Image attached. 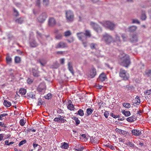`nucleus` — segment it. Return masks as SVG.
Masks as SVG:
<instances>
[{"instance_id":"f257e3e1","label":"nucleus","mask_w":151,"mask_h":151,"mask_svg":"<svg viewBox=\"0 0 151 151\" xmlns=\"http://www.w3.org/2000/svg\"><path fill=\"white\" fill-rule=\"evenodd\" d=\"M77 35L78 39L82 42L84 46L85 47H86L88 45L87 37H90L91 36L90 31L86 30L85 33L83 32L78 33Z\"/></svg>"},{"instance_id":"f03ea898","label":"nucleus","mask_w":151,"mask_h":151,"mask_svg":"<svg viewBox=\"0 0 151 151\" xmlns=\"http://www.w3.org/2000/svg\"><path fill=\"white\" fill-rule=\"evenodd\" d=\"M120 65L126 68H128L131 64L129 57L128 55L123 53L119 60Z\"/></svg>"},{"instance_id":"7ed1b4c3","label":"nucleus","mask_w":151,"mask_h":151,"mask_svg":"<svg viewBox=\"0 0 151 151\" xmlns=\"http://www.w3.org/2000/svg\"><path fill=\"white\" fill-rule=\"evenodd\" d=\"M101 24L105 28L111 30H113L115 28L116 24L109 21H106L101 22Z\"/></svg>"},{"instance_id":"20e7f679","label":"nucleus","mask_w":151,"mask_h":151,"mask_svg":"<svg viewBox=\"0 0 151 151\" xmlns=\"http://www.w3.org/2000/svg\"><path fill=\"white\" fill-rule=\"evenodd\" d=\"M65 14L68 22H72L73 21L74 15L72 12L70 10L66 11Z\"/></svg>"},{"instance_id":"39448f33","label":"nucleus","mask_w":151,"mask_h":151,"mask_svg":"<svg viewBox=\"0 0 151 151\" xmlns=\"http://www.w3.org/2000/svg\"><path fill=\"white\" fill-rule=\"evenodd\" d=\"M119 75L124 80H127L129 78V76L128 74L127 73L126 71L122 68H121L120 70Z\"/></svg>"},{"instance_id":"423d86ee","label":"nucleus","mask_w":151,"mask_h":151,"mask_svg":"<svg viewBox=\"0 0 151 151\" xmlns=\"http://www.w3.org/2000/svg\"><path fill=\"white\" fill-rule=\"evenodd\" d=\"M102 39L106 44H110L113 41L112 37L107 34L103 35Z\"/></svg>"},{"instance_id":"0eeeda50","label":"nucleus","mask_w":151,"mask_h":151,"mask_svg":"<svg viewBox=\"0 0 151 151\" xmlns=\"http://www.w3.org/2000/svg\"><path fill=\"white\" fill-rule=\"evenodd\" d=\"M47 15L46 12L42 13L38 17L37 19L40 22H43L46 20Z\"/></svg>"},{"instance_id":"6e6552de","label":"nucleus","mask_w":151,"mask_h":151,"mask_svg":"<svg viewBox=\"0 0 151 151\" xmlns=\"http://www.w3.org/2000/svg\"><path fill=\"white\" fill-rule=\"evenodd\" d=\"M90 25L93 27L94 29L97 32H100L102 31L101 28L97 24L91 22L90 23Z\"/></svg>"},{"instance_id":"1a4fd4ad","label":"nucleus","mask_w":151,"mask_h":151,"mask_svg":"<svg viewBox=\"0 0 151 151\" xmlns=\"http://www.w3.org/2000/svg\"><path fill=\"white\" fill-rule=\"evenodd\" d=\"M68 47L67 44L64 42H60L57 43L55 45V48L56 49L63 48Z\"/></svg>"},{"instance_id":"9d476101","label":"nucleus","mask_w":151,"mask_h":151,"mask_svg":"<svg viewBox=\"0 0 151 151\" xmlns=\"http://www.w3.org/2000/svg\"><path fill=\"white\" fill-rule=\"evenodd\" d=\"M32 75L35 77H38L40 76V72L38 70V68H32Z\"/></svg>"},{"instance_id":"9b49d317","label":"nucleus","mask_w":151,"mask_h":151,"mask_svg":"<svg viewBox=\"0 0 151 151\" xmlns=\"http://www.w3.org/2000/svg\"><path fill=\"white\" fill-rule=\"evenodd\" d=\"M48 25L50 27H53L56 24L55 19L52 17L49 18L48 20Z\"/></svg>"},{"instance_id":"f8f14e48","label":"nucleus","mask_w":151,"mask_h":151,"mask_svg":"<svg viewBox=\"0 0 151 151\" xmlns=\"http://www.w3.org/2000/svg\"><path fill=\"white\" fill-rule=\"evenodd\" d=\"M54 121L59 123H64L66 120L64 119V117L63 116L59 115L58 117L55 118L54 119Z\"/></svg>"},{"instance_id":"ddd939ff","label":"nucleus","mask_w":151,"mask_h":151,"mask_svg":"<svg viewBox=\"0 0 151 151\" xmlns=\"http://www.w3.org/2000/svg\"><path fill=\"white\" fill-rule=\"evenodd\" d=\"M46 88L45 85L44 83H40L37 88V90L40 92H42Z\"/></svg>"},{"instance_id":"4468645a","label":"nucleus","mask_w":151,"mask_h":151,"mask_svg":"<svg viewBox=\"0 0 151 151\" xmlns=\"http://www.w3.org/2000/svg\"><path fill=\"white\" fill-rule=\"evenodd\" d=\"M68 104L67 106L68 109L70 111L73 110L75 109V107L73 104H72V101L71 100H69L68 101Z\"/></svg>"},{"instance_id":"2eb2a0df","label":"nucleus","mask_w":151,"mask_h":151,"mask_svg":"<svg viewBox=\"0 0 151 151\" xmlns=\"http://www.w3.org/2000/svg\"><path fill=\"white\" fill-rule=\"evenodd\" d=\"M132 132L133 134L136 136H139L142 134L141 131L138 129H133Z\"/></svg>"},{"instance_id":"dca6fc26","label":"nucleus","mask_w":151,"mask_h":151,"mask_svg":"<svg viewBox=\"0 0 151 151\" xmlns=\"http://www.w3.org/2000/svg\"><path fill=\"white\" fill-rule=\"evenodd\" d=\"M30 46L32 47H35L38 46V44L36 42L35 40H31L29 42Z\"/></svg>"},{"instance_id":"f3484780","label":"nucleus","mask_w":151,"mask_h":151,"mask_svg":"<svg viewBox=\"0 0 151 151\" xmlns=\"http://www.w3.org/2000/svg\"><path fill=\"white\" fill-rule=\"evenodd\" d=\"M96 74V69L94 68H92L91 71L90 76L91 78H94Z\"/></svg>"},{"instance_id":"a211bd4d","label":"nucleus","mask_w":151,"mask_h":151,"mask_svg":"<svg viewBox=\"0 0 151 151\" xmlns=\"http://www.w3.org/2000/svg\"><path fill=\"white\" fill-rule=\"evenodd\" d=\"M106 75L104 73H101L99 76V79L102 82L104 81L106 79Z\"/></svg>"},{"instance_id":"6ab92c4d","label":"nucleus","mask_w":151,"mask_h":151,"mask_svg":"<svg viewBox=\"0 0 151 151\" xmlns=\"http://www.w3.org/2000/svg\"><path fill=\"white\" fill-rule=\"evenodd\" d=\"M68 66L69 70L72 74H73L74 73V71L72 66V63L70 62H68Z\"/></svg>"},{"instance_id":"aec40b11","label":"nucleus","mask_w":151,"mask_h":151,"mask_svg":"<svg viewBox=\"0 0 151 151\" xmlns=\"http://www.w3.org/2000/svg\"><path fill=\"white\" fill-rule=\"evenodd\" d=\"M136 118L135 116H131L127 118V120L129 122H132L136 120Z\"/></svg>"},{"instance_id":"412c9836","label":"nucleus","mask_w":151,"mask_h":151,"mask_svg":"<svg viewBox=\"0 0 151 151\" xmlns=\"http://www.w3.org/2000/svg\"><path fill=\"white\" fill-rule=\"evenodd\" d=\"M62 145L60 147L62 148H63L64 149H68L69 147V145L67 143L64 142L62 143Z\"/></svg>"},{"instance_id":"4be33fe9","label":"nucleus","mask_w":151,"mask_h":151,"mask_svg":"<svg viewBox=\"0 0 151 151\" xmlns=\"http://www.w3.org/2000/svg\"><path fill=\"white\" fill-rule=\"evenodd\" d=\"M116 42L119 43L118 44V45L119 46L120 45L121 41L120 39V37L117 34H116L115 36V41Z\"/></svg>"},{"instance_id":"5701e85b","label":"nucleus","mask_w":151,"mask_h":151,"mask_svg":"<svg viewBox=\"0 0 151 151\" xmlns=\"http://www.w3.org/2000/svg\"><path fill=\"white\" fill-rule=\"evenodd\" d=\"M4 105L6 107H9L11 105V103L7 100H4Z\"/></svg>"},{"instance_id":"b1692460","label":"nucleus","mask_w":151,"mask_h":151,"mask_svg":"<svg viewBox=\"0 0 151 151\" xmlns=\"http://www.w3.org/2000/svg\"><path fill=\"white\" fill-rule=\"evenodd\" d=\"M122 113L126 116H128L131 114L130 112L129 111H126L125 110H122Z\"/></svg>"},{"instance_id":"393cba45","label":"nucleus","mask_w":151,"mask_h":151,"mask_svg":"<svg viewBox=\"0 0 151 151\" xmlns=\"http://www.w3.org/2000/svg\"><path fill=\"white\" fill-rule=\"evenodd\" d=\"M135 103L137 105H139L140 103V100L139 97L138 96L135 98L134 99Z\"/></svg>"},{"instance_id":"a878e982","label":"nucleus","mask_w":151,"mask_h":151,"mask_svg":"<svg viewBox=\"0 0 151 151\" xmlns=\"http://www.w3.org/2000/svg\"><path fill=\"white\" fill-rule=\"evenodd\" d=\"M137 37L136 35H133L131 38V41L132 42H136L137 41Z\"/></svg>"},{"instance_id":"bb28decb","label":"nucleus","mask_w":151,"mask_h":151,"mask_svg":"<svg viewBox=\"0 0 151 151\" xmlns=\"http://www.w3.org/2000/svg\"><path fill=\"white\" fill-rule=\"evenodd\" d=\"M24 20L22 18L20 17L18 19H17L15 21L16 22L19 24H22Z\"/></svg>"},{"instance_id":"cd10ccee","label":"nucleus","mask_w":151,"mask_h":151,"mask_svg":"<svg viewBox=\"0 0 151 151\" xmlns=\"http://www.w3.org/2000/svg\"><path fill=\"white\" fill-rule=\"evenodd\" d=\"M26 92V90L24 88H21L19 90V93L22 95H25Z\"/></svg>"},{"instance_id":"c85d7f7f","label":"nucleus","mask_w":151,"mask_h":151,"mask_svg":"<svg viewBox=\"0 0 151 151\" xmlns=\"http://www.w3.org/2000/svg\"><path fill=\"white\" fill-rule=\"evenodd\" d=\"M28 96L32 99H34L35 98V95L33 92H30L27 93Z\"/></svg>"},{"instance_id":"c756f323","label":"nucleus","mask_w":151,"mask_h":151,"mask_svg":"<svg viewBox=\"0 0 151 151\" xmlns=\"http://www.w3.org/2000/svg\"><path fill=\"white\" fill-rule=\"evenodd\" d=\"M42 4L43 6H47L49 4V0H43Z\"/></svg>"},{"instance_id":"7c9ffc66","label":"nucleus","mask_w":151,"mask_h":151,"mask_svg":"<svg viewBox=\"0 0 151 151\" xmlns=\"http://www.w3.org/2000/svg\"><path fill=\"white\" fill-rule=\"evenodd\" d=\"M13 11H14V15L15 17H18L19 15V14L18 11L16 9L14 8L13 9Z\"/></svg>"},{"instance_id":"2f4dec72","label":"nucleus","mask_w":151,"mask_h":151,"mask_svg":"<svg viewBox=\"0 0 151 151\" xmlns=\"http://www.w3.org/2000/svg\"><path fill=\"white\" fill-rule=\"evenodd\" d=\"M115 130L116 132L122 134H124L125 132L124 130L118 128H116Z\"/></svg>"},{"instance_id":"473e14b6","label":"nucleus","mask_w":151,"mask_h":151,"mask_svg":"<svg viewBox=\"0 0 151 151\" xmlns=\"http://www.w3.org/2000/svg\"><path fill=\"white\" fill-rule=\"evenodd\" d=\"M137 29V27L135 26H132L129 28V31L130 32H133L135 31Z\"/></svg>"},{"instance_id":"72a5a7b5","label":"nucleus","mask_w":151,"mask_h":151,"mask_svg":"<svg viewBox=\"0 0 151 151\" xmlns=\"http://www.w3.org/2000/svg\"><path fill=\"white\" fill-rule=\"evenodd\" d=\"M15 62L16 63H19L20 62L21 58L18 56H16L14 59Z\"/></svg>"},{"instance_id":"f704fd0d","label":"nucleus","mask_w":151,"mask_h":151,"mask_svg":"<svg viewBox=\"0 0 151 151\" xmlns=\"http://www.w3.org/2000/svg\"><path fill=\"white\" fill-rule=\"evenodd\" d=\"M76 114L82 116L84 115L83 111L82 109H80L78 111V112L76 113Z\"/></svg>"},{"instance_id":"c9c22d12","label":"nucleus","mask_w":151,"mask_h":151,"mask_svg":"<svg viewBox=\"0 0 151 151\" xmlns=\"http://www.w3.org/2000/svg\"><path fill=\"white\" fill-rule=\"evenodd\" d=\"M93 111V109L91 108H88L86 109V112L88 115L91 114Z\"/></svg>"},{"instance_id":"e433bc0d","label":"nucleus","mask_w":151,"mask_h":151,"mask_svg":"<svg viewBox=\"0 0 151 151\" xmlns=\"http://www.w3.org/2000/svg\"><path fill=\"white\" fill-rule=\"evenodd\" d=\"M122 105L124 107L128 109L130 108L131 105L130 104L127 103H123L122 104Z\"/></svg>"},{"instance_id":"4c0bfd02","label":"nucleus","mask_w":151,"mask_h":151,"mask_svg":"<svg viewBox=\"0 0 151 151\" xmlns=\"http://www.w3.org/2000/svg\"><path fill=\"white\" fill-rule=\"evenodd\" d=\"M145 74L147 76H150L151 74V70H146L145 72Z\"/></svg>"},{"instance_id":"58836bf2","label":"nucleus","mask_w":151,"mask_h":151,"mask_svg":"<svg viewBox=\"0 0 151 151\" xmlns=\"http://www.w3.org/2000/svg\"><path fill=\"white\" fill-rule=\"evenodd\" d=\"M71 35V33L70 31L68 30L65 32L64 35L65 37L69 36Z\"/></svg>"},{"instance_id":"ea45409f","label":"nucleus","mask_w":151,"mask_h":151,"mask_svg":"<svg viewBox=\"0 0 151 151\" xmlns=\"http://www.w3.org/2000/svg\"><path fill=\"white\" fill-rule=\"evenodd\" d=\"M6 60L8 63H10L12 61V59L9 56H7L6 58Z\"/></svg>"},{"instance_id":"a19ab883","label":"nucleus","mask_w":151,"mask_h":151,"mask_svg":"<svg viewBox=\"0 0 151 151\" xmlns=\"http://www.w3.org/2000/svg\"><path fill=\"white\" fill-rule=\"evenodd\" d=\"M146 16L145 12L142 13V14L141 17V19H142V20H145L146 19Z\"/></svg>"},{"instance_id":"79ce46f5","label":"nucleus","mask_w":151,"mask_h":151,"mask_svg":"<svg viewBox=\"0 0 151 151\" xmlns=\"http://www.w3.org/2000/svg\"><path fill=\"white\" fill-rule=\"evenodd\" d=\"M26 142L27 141L25 139L21 141L18 144L19 146L20 147L23 144H25L26 143Z\"/></svg>"},{"instance_id":"37998d69","label":"nucleus","mask_w":151,"mask_h":151,"mask_svg":"<svg viewBox=\"0 0 151 151\" xmlns=\"http://www.w3.org/2000/svg\"><path fill=\"white\" fill-rule=\"evenodd\" d=\"M144 94L146 95H149L151 93V90H147L144 92Z\"/></svg>"},{"instance_id":"c03bdc74","label":"nucleus","mask_w":151,"mask_h":151,"mask_svg":"<svg viewBox=\"0 0 151 151\" xmlns=\"http://www.w3.org/2000/svg\"><path fill=\"white\" fill-rule=\"evenodd\" d=\"M27 81L28 84H30L33 82V80L30 78H28Z\"/></svg>"},{"instance_id":"a18cd8bd","label":"nucleus","mask_w":151,"mask_h":151,"mask_svg":"<svg viewBox=\"0 0 151 151\" xmlns=\"http://www.w3.org/2000/svg\"><path fill=\"white\" fill-rule=\"evenodd\" d=\"M35 5L38 7H40V0H36Z\"/></svg>"},{"instance_id":"49530a36","label":"nucleus","mask_w":151,"mask_h":151,"mask_svg":"<svg viewBox=\"0 0 151 151\" xmlns=\"http://www.w3.org/2000/svg\"><path fill=\"white\" fill-rule=\"evenodd\" d=\"M20 124L22 126H24L25 124V122L24 120L23 119H21L19 121Z\"/></svg>"},{"instance_id":"de8ad7c7","label":"nucleus","mask_w":151,"mask_h":151,"mask_svg":"<svg viewBox=\"0 0 151 151\" xmlns=\"http://www.w3.org/2000/svg\"><path fill=\"white\" fill-rule=\"evenodd\" d=\"M52 97V95L50 93H48L47 96L45 97V98L46 99H50Z\"/></svg>"},{"instance_id":"09e8293b","label":"nucleus","mask_w":151,"mask_h":151,"mask_svg":"<svg viewBox=\"0 0 151 151\" xmlns=\"http://www.w3.org/2000/svg\"><path fill=\"white\" fill-rule=\"evenodd\" d=\"M127 145L131 147H133L134 146V144L132 142L129 141L127 144Z\"/></svg>"},{"instance_id":"8fccbe9b","label":"nucleus","mask_w":151,"mask_h":151,"mask_svg":"<svg viewBox=\"0 0 151 151\" xmlns=\"http://www.w3.org/2000/svg\"><path fill=\"white\" fill-rule=\"evenodd\" d=\"M96 45V44L95 43H92L90 45L91 48L92 49H94L95 48V46Z\"/></svg>"},{"instance_id":"3c124183","label":"nucleus","mask_w":151,"mask_h":151,"mask_svg":"<svg viewBox=\"0 0 151 151\" xmlns=\"http://www.w3.org/2000/svg\"><path fill=\"white\" fill-rule=\"evenodd\" d=\"M0 126L2 127L7 128V126L4 122H0Z\"/></svg>"},{"instance_id":"603ef678","label":"nucleus","mask_w":151,"mask_h":151,"mask_svg":"<svg viewBox=\"0 0 151 151\" xmlns=\"http://www.w3.org/2000/svg\"><path fill=\"white\" fill-rule=\"evenodd\" d=\"M65 59L64 58H62L60 60V62L61 64L63 65L65 63Z\"/></svg>"},{"instance_id":"864d4df0","label":"nucleus","mask_w":151,"mask_h":151,"mask_svg":"<svg viewBox=\"0 0 151 151\" xmlns=\"http://www.w3.org/2000/svg\"><path fill=\"white\" fill-rule=\"evenodd\" d=\"M62 35L61 34H60L57 35L56 36L55 38L56 39L59 40V39H61L62 38Z\"/></svg>"},{"instance_id":"5fc2aeb1","label":"nucleus","mask_w":151,"mask_h":151,"mask_svg":"<svg viewBox=\"0 0 151 151\" xmlns=\"http://www.w3.org/2000/svg\"><path fill=\"white\" fill-rule=\"evenodd\" d=\"M133 23H137L138 24H139L140 22L137 19H133L132 21Z\"/></svg>"},{"instance_id":"6e6d98bb","label":"nucleus","mask_w":151,"mask_h":151,"mask_svg":"<svg viewBox=\"0 0 151 151\" xmlns=\"http://www.w3.org/2000/svg\"><path fill=\"white\" fill-rule=\"evenodd\" d=\"M83 149V147H81V148L78 149H75V151H82Z\"/></svg>"},{"instance_id":"4d7b16f0","label":"nucleus","mask_w":151,"mask_h":151,"mask_svg":"<svg viewBox=\"0 0 151 151\" xmlns=\"http://www.w3.org/2000/svg\"><path fill=\"white\" fill-rule=\"evenodd\" d=\"M76 126H78L80 123V121L78 119L76 120Z\"/></svg>"},{"instance_id":"13d9d810","label":"nucleus","mask_w":151,"mask_h":151,"mask_svg":"<svg viewBox=\"0 0 151 151\" xmlns=\"http://www.w3.org/2000/svg\"><path fill=\"white\" fill-rule=\"evenodd\" d=\"M124 41H126V37L124 34H122L121 35Z\"/></svg>"},{"instance_id":"bf43d9fd","label":"nucleus","mask_w":151,"mask_h":151,"mask_svg":"<svg viewBox=\"0 0 151 151\" xmlns=\"http://www.w3.org/2000/svg\"><path fill=\"white\" fill-rule=\"evenodd\" d=\"M27 132H35L36 130L35 129H28L27 130Z\"/></svg>"},{"instance_id":"052dcab7","label":"nucleus","mask_w":151,"mask_h":151,"mask_svg":"<svg viewBox=\"0 0 151 151\" xmlns=\"http://www.w3.org/2000/svg\"><path fill=\"white\" fill-rule=\"evenodd\" d=\"M4 134H0V141L3 140V139Z\"/></svg>"},{"instance_id":"680f3d73","label":"nucleus","mask_w":151,"mask_h":151,"mask_svg":"<svg viewBox=\"0 0 151 151\" xmlns=\"http://www.w3.org/2000/svg\"><path fill=\"white\" fill-rule=\"evenodd\" d=\"M43 103H44V102H42V101L40 100L38 101L37 105L39 106H40L42 104H43Z\"/></svg>"},{"instance_id":"e2e57ef3","label":"nucleus","mask_w":151,"mask_h":151,"mask_svg":"<svg viewBox=\"0 0 151 151\" xmlns=\"http://www.w3.org/2000/svg\"><path fill=\"white\" fill-rule=\"evenodd\" d=\"M108 147H109L112 150H113L114 149V147L111 145H109L108 146Z\"/></svg>"},{"instance_id":"0e129e2a","label":"nucleus","mask_w":151,"mask_h":151,"mask_svg":"<svg viewBox=\"0 0 151 151\" xmlns=\"http://www.w3.org/2000/svg\"><path fill=\"white\" fill-rule=\"evenodd\" d=\"M8 114L6 113H4L1 114H0V116H1L2 117H4L6 116Z\"/></svg>"},{"instance_id":"69168bd1","label":"nucleus","mask_w":151,"mask_h":151,"mask_svg":"<svg viewBox=\"0 0 151 151\" xmlns=\"http://www.w3.org/2000/svg\"><path fill=\"white\" fill-rule=\"evenodd\" d=\"M5 145H9V143L8 140H6L5 141Z\"/></svg>"},{"instance_id":"338daca9","label":"nucleus","mask_w":151,"mask_h":151,"mask_svg":"<svg viewBox=\"0 0 151 151\" xmlns=\"http://www.w3.org/2000/svg\"><path fill=\"white\" fill-rule=\"evenodd\" d=\"M72 119L75 120V121H76V120L77 119H78V117H76L75 116H73L72 118Z\"/></svg>"},{"instance_id":"774afa93","label":"nucleus","mask_w":151,"mask_h":151,"mask_svg":"<svg viewBox=\"0 0 151 151\" xmlns=\"http://www.w3.org/2000/svg\"><path fill=\"white\" fill-rule=\"evenodd\" d=\"M63 52L62 51H58L57 52V53L58 54H62Z\"/></svg>"}]
</instances>
